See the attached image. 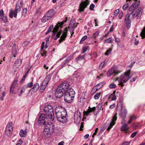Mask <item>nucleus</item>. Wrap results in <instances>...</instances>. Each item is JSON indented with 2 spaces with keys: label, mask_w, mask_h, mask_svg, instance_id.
Here are the masks:
<instances>
[{
  "label": "nucleus",
  "mask_w": 145,
  "mask_h": 145,
  "mask_svg": "<svg viewBox=\"0 0 145 145\" xmlns=\"http://www.w3.org/2000/svg\"><path fill=\"white\" fill-rule=\"evenodd\" d=\"M38 125L44 126V130L47 131L51 134L54 131L55 128L54 125L53 123L49 124L48 123V120L46 119L44 114H41L39 117L38 121Z\"/></svg>",
  "instance_id": "nucleus-1"
},
{
  "label": "nucleus",
  "mask_w": 145,
  "mask_h": 145,
  "mask_svg": "<svg viewBox=\"0 0 145 145\" xmlns=\"http://www.w3.org/2000/svg\"><path fill=\"white\" fill-rule=\"evenodd\" d=\"M57 120L62 123H66L67 120V115L65 109L61 106H58L55 109Z\"/></svg>",
  "instance_id": "nucleus-2"
},
{
  "label": "nucleus",
  "mask_w": 145,
  "mask_h": 145,
  "mask_svg": "<svg viewBox=\"0 0 145 145\" xmlns=\"http://www.w3.org/2000/svg\"><path fill=\"white\" fill-rule=\"evenodd\" d=\"M69 87L68 82H63L60 84L56 89L55 94L57 98H60L64 94L65 95V91Z\"/></svg>",
  "instance_id": "nucleus-3"
},
{
  "label": "nucleus",
  "mask_w": 145,
  "mask_h": 145,
  "mask_svg": "<svg viewBox=\"0 0 145 145\" xmlns=\"http://www.w3.org/2000/svg\"><path fill=\"white\" fill-rule=\"evenodd\" d=\"M44 112L45 114H43L46 119L47 120L49 119L53 121L54 118V112L52 106L50 105L46 106L44 109Z\"/></svg>",
  "instance_id": "nucleus-4"
},
{
  "label": "nucleus",
  "mask_w": 145,
  "mask_h": 145,
  "mask_svg": "<svg viewBox=\"0 0 145 145\" xmlns=\"http://www.w3.org/2000/svg\"><path fill=\"white\" fill-rule=\"evenodd\" d=\"M64 22H61L58 23L54 28L52 31L53 33L52 37L53 39L56 40L59 37L61 34L62 33V31H60L57 34L56 32L57 31L59 27L61 28L62 27L61 26L63 24Z\"/></svg>",
  "instance_id": "nucleus-5"
},
{
  "label": "nucleus",
  "mask_w": 145,
  "mask_h": 145,
  "mask_svg": "<svg viewBox=\"0 0 145 145\" xmlns=\"http://www.w3.org/2000/svg\"><path fill=\"white\" fill-rule=\"evenodd\" d=\"M130 70H129L124 73L121 74L119 78H117L116 80L118 82H127L129 78Z\"/></svg>",
  "instance_id": "nucleus-6"
},
{
  "label": "nucleus",
  "mask_w": 145,
  "mask_h": 145,
  "mask_svg": "<svg viewBox=\"0 0 145 145\" xmlns=\"http://www.w3.org/2000/svg\"><path fill=\"white\" fill-rule=\"evenodd\" d=\"M89 3V0H85V1H82L79 5L78 11L80 12L84 11L85 9L87 7Z\"/></svg>",
  "instance_id": "nucleus-7"
},
{
  "label": "nucleus",
  "mask_w": 145,
  "mask_h": 145,
  "mask_svg": "<svg viewBox=\"0 0 145 145\" xmlns=\"http://www.w3.org/2000/svg\"><path fill=\"white\" fill-rule=\"evenodd\" d=\"M12 123L10 122L7 125L5 129V134L8 136H10L13 131Z\"/></svg>",
  "instance_id": "nucleus-8"
},
{
  "label": "nucleus",
  "mask_w": 145,
  "mask_h": 145,
  "mask_svg": "<svg viewBox=\"0 0 145 145\" xmlns=\"http://www.w3.org/2000/svg\"><path fill=\"white\" fill-rule=\"evenodd\" d=\"M118 105H120L121 106V109L120 110V113L119 115L122 118H125L127 113V111L126 109H125L123 110V104L121 101H119L118 103Z\"/></svg>",
  "instance_id": "nucleus-9"
},
{
  "label": "nucleus",
  "mask_w": 145,
  "mask_h": 145,
  "mask_svg": "<svg viewBox=\"0 0 145 145\" xmlns=\"http://www.w3.org/2000/svg\"><path fill=\"white\" fill-rule=\"evenodd\" d=\"M74 97L72 96L65 93L64 96V100L67 103H70L73 100Z\"/></svg>",
  "instance_id": "nucleus-10"
},
{
  "label": "nucleus",
  "mask_w": 145,
  "mask_h": 145,
  "mask_svg": "<svg viewBox=\"0 0 145 145\" xmlns=\"http://www.w3.org/2000/svg\"><path fill=\"white\" fill-rule=\"evenodd\" d=\"M119 72H120L118 71L117 67H114L110 69L108 71L107 73V75L108 76H109L114 73L117 74Z\"/></svg>",
  "instance_id": "nucleus-11"
},
{
  "label": "nucleus",
  "mask_w": 145,
  "mask_h": 145,
  "mask_svg": "<svg viewBox=\"0 0 145 145\" xmlns=\"http://www.w3.org/2000/svg\"><path fill=\"white\" fill-rule=\"evenodd\" d=\"M117 114L116 113L113 116L112 120V121L110 122L109 127L107 128V130L109 131L110 130L112 127V126L114 125L116 123V121L117 119Z\"/></svg>",
  "instance_id": "nucleus-12"
},
{
  "label": "nucleus",
  "mask_w": 145,
  "mask_h": 145,
  "mask_svg": "<svg viewBox=\"0 0 145 145\" xmlns=\"http://www.w3.org/2000/svg\"><path fill=\"white\" fill-rule=\"evenodd\" d=\"M130 15L127 14L125 16V22L127 28H129L131 25V19L129 18Z\"/></svg>",
  "instance_id": "nucleus-13"
},
{
  "label": "nucleus",
  "mask_w": 145,
  "mask_h": 145,
  "mask_svg": "<svg viewBox=\"0 0 145 145\" xmlns=\"http://www.w3.org/2000/svg\"><path fill=\"white\" fill-rule=\"evenodd\" d=\"M18 0V1L16 4L15 9L18 12L20 11L21 8L23 6V1L22 0Z\"/></svg>",
  "instance_id": "nucleus-14"
},
{
  "label": "nucleus",
  "mask_w": 145,
  "mask_h": 145,
  "mask_svg": "<svg viewBox=\"0 0 145 145\" xmlns=\"http://www.w3.org/2000/svg\"><path fill=\"white\" fill-rule=\"evenodd\" d=\"M104 85L103 82H100L99 84L95 86L92 90V92H96Z\"/></svg>",
  "instance_id": "nucleus-15"
},
{
  "label": "nucleus",
  "mask_w": 145,
  "mask_h": 145,
  "mask_svg": "<svg viewBox=\"0 0 145 145\" xmlns=\"http://www.w3.org/2000/svg\"><path fill=\"white\" fill-rule=\"evenodd\" d=\"M67 31L68 30L67 28H65L64 30L62 35L60 37V39L59 40L60 42H61L65 40L67 36Z\"/></svg>",
  "instance_id": "nucleus-16"
},
{
  "label": "nucleus",
  "mask_w": 145,
  "mask_h": 145,
  "mask_svg": "<svg viewBox=\"0 0 145 145\" xmlns=\"http://www.w3.org/2000/svg\"><path fill=\"white\" fill-rule=\"evenodd\" d=\"M22 60L20 59H17L14 62L13 67L15 68H18L22 64Z\"/></svg>",
  "instance_id": "nucleus-17"
},
{
  "label": "nucleus",
  "mask_w": 145,
  "mask_h": 145,
  "mask_svg": "<svg viewBox=\"0 0 145 145\" xmlns=\"http://www.w3.org/2000/svg\"><path fill=\"white\" fill-rule=\"evenodd\" d=\"M68 88H69L67 89V91H65V93L68 94V95H70V96L74 97V96L75 93L73 89L71 88H70L69 89H68Z\"/></svg>",
  "instance_id": "nucleus-18"
},
{
  "label": "nucleus",
  "mask_w": 145,
  "mask_h": 145,
  "mask_svg": "<svg viewBox=\"0 0 145 145\" xmlns=\"http://www.w3.org/2000/svg\"><path fill=\"white\" fill-rule=\"evenodd\" d=\"M18 12L14 10L13 11L12 10H10L9 13V16L10 18H12L13 17L16 18L17 16V13Z\"/></svg>",
  "instance_id": "nucleus-19"
},
{
  "label": "nucleus",
  "mask_w": 145,
  "mask_h": 145,
  "mask_svg": "<svg viewBox=\"0 0 145 145\" xmlns=\"http://www.w3.org/2000/svg\"><path fill=\"white\" fill-rule=\"evenodd\" d=\"M54 11L53 10L51 9L47 12L45 14L50 19L54 15Z\"/></svg>",
  "instance_id": "nucleus-20"
},
{
  "label": "nucleus",
  "mask_w": 145,
  "mask_h": 145,
  "mask_svg": "<svg viewBox=\"0 0 145 145\" xmlns=\"http://www.w3.org/2000/svg\"><path fill=\"white\" fill-rule=\"evenodd\" d=\"M142 10L141 8H139L138 9L136 13L135 14H136L135 17L137 19H138L140 18L142 14Z\"/></svg>",
  "instance_id": "nucleus-21"
},
{
  "label": "nucleus",
  "mask_w": 145,
  "mask_h": 145,
  "mask_svg": "<svg viewBox=\"0 0 145 145\" xmlns=\"http://www.w3.org/2000/svg\"><path fill=\"white\" fill-rule=\"evenodd\" d=\"M27 133V130L25 129L24 131L21 129L20 133V135L21 137H24L26 136Z\"/></svg>",
  "instance_id": "nucleus-22"
},
{
  "label": "nucleus",
  "mask_w": 145,
  "mask_h": 145,
  "mask_svg": "<svg viewBox=\"0 0 145 145\" xmlns=\"http://www.w3.org/2000/svg\"><path fill=\"white\" fill-rule=\"evenodd\" d=\"M116 92V91H114L113 92V93L112 94L110 95L109 97V99H110V98H112L111 101H115L116 99V97L115 95V93Z\"/></svg>",
  "instance_id": "nucleus-23"
},
{
  "label": "nucleus",
  "mask_w": 145,
  "mask_h": 145,
  "mask_svg": "<svg viewBox=\"0 0 145 145\" xmlns=\"http://www.w3.org/2000/svg\"><path fill=\"white\" fill-rule=\"evenodd\" d=\"M51 135V134H50L49 132H48L47 131H46L44 129V130L42 132V135L43 137H44L43 135H44L45 137H44V138L46 137V138L47 137H49V136Z\"/></svg>",
  "instance_id": "nucleus-24"
},
{
  "label": "nucleus",
  "mask_w": 145,
  "mask_h": 145,
  "mask_svg": "<svg viewBox=\"0 0 145 145\" xmlns=\"http://www.w3.org/2000/svg\"><path fill=\"white\" fill-rule=\"evenodd\" d=\"M142 39L145 38V26L143 27L140 33Z\"/></svg>",
  "instance_id": "nucleus-25"
},
{
  "label": "nucleus",
  "mask_w": 145,
  "mask_h": 145,
  "mask_svg": "<svg viewBox=\"0 0 145 145\" xmlns=\"http://www.w3.org/2000/svg\"><path fill=\"white\" fill-rule=\"evenodd\" d=\"M49 19H50L45 14L44 16L42 18L41 21L42 22L44 23L47 21Z\"/></svg>",
  "instance_id": "nucleus-26"
},
{
  "label": "nucleus",
  "mask_w": 145,
  "mask_h": 145,
  "mask_svg": "<svg viewBox=\"0 0 145 145\" xmlns=\"http://www.w3.org/2000/svg\"><path fill=\"white\" fill-rule=\"evenodd\" d=\"M16 83V82H13V83L12 84L10 89V92H13L14 88L16 86L17 84Z\"/></svg>",
  "instance_id": "nucleus-27"
},
{
  "label": "nucleus",
  "mask_w": 145,
  "mask_h": 145,
  "mask_svg": "<svg viewBox=\"0 0 145 145\" xmlns=\"http://www.w3.org/2000/svg\"><path fill=\"white\" fill-rule=\"evenodd\" d=\"M39 88V86L38 84L36 83L34 85L32 89H33V91L36 92Z\"/></svg>",
  "instance_id": "nucleus-28"
},
{
  "label": "nucleus",
  "mask_w": 145,
  "mask_h": 145,
  "mask_svg": "<svg viewBox=\"0 0 145 145\" xmlns=\"http://www.w3.org/2000/svg\"><path fill=\"white\" fill-rule=\"evenodd\" d=\"M78 24L77 23L74 22L72 21H71L70 22L69 26H70V27H72L75 28L77 27Z\"/></svg>",
  "instance_id": "nucleus-29"
},
{
  "label": "nucleus",
  "mask_w": 145,
  "mask_h": 145,
  "mask_svg": "<svg viewBox=\"0 0 145 145\" xmlns=\"http://www.w3.org/2000/svg\"><path fill=\"white\" fill-rule=\"evenodd\" d=\"M43 82L42 84V85L40 87V90L41 89H44L46 87L47 85L48 84V82Z\"/></svg>",
  "instance_id": "nucleus-30"
},
{
  "label": "nucleus",
  "mask_w": 145,
  "mask_h": 145,
  "mask_svg": "<svg viewBox=\"0 0 145 145\" xmlns=\"http://www.w3.org/2000/svg\"><path fill=\"white\" fill-rule=\"evenodd\" d=\"M122 125L121 128V131H125L127 130V124H124Z\"/></svg>",
  "instance_id": "nucleus-31"
},
{
  "label": "nucleus",
  "mask_w": 145,
  "mask_h": 145,
  "mask_svg": "<svg viewBox=\"0 0 145 145\" xmlns=\"http://www.w3.org/2000/svg\"><path fill=\"white\" fill-rule=\"evenodd\" d=\"M112 38L110 37L105 40L104 43H110L112 42Z\"/></svg>",
  "instance_id": "nucleus-32"
},
{
  "label": "nucleus",
  "mask_w": 145,
  "mask_h": 145,
  "mask_svg": "<svg viewBox=\"0 0 145 145\" xmlns=\"http://www.w3.org/2000/svg\"><path fill=\"white\" fill-rule=\"evenodd\" d=\"M74 116L81 117V114L79 110H77L74 114Z\"/></svg>",
  "instance_id": "nucleus-33"
},
{
  "label": "nucleus",
  "mask_w": 145,
  "mask_h": 145,
  "mask_svg": "<svg viewBox=\"0 0 145 145\" xmlns=\"http://www.w3.org/2000/svg\"><path fill=\"white\" fill-rule=\"evenodd\" d=\"M4 22H8V19L7 17L6 16H4L1 17L0 18Z\"/></svg>",
  "instance_id": "nucleus-34"
},
{
  "label": "nucleus",
  "mask_w": 145,
  "mask_h": 145,
  "mask_svg": "<svg viewBox=\"0 0 145 145\" xmlns=\"http://www.w3.org/2000/svg\"><path fill=\"white\" fill-rule=\"evenodd\" d=\"M119 12V9H117L115 10L113 15L114 16L113 17V19H114L115 18L116 16L118 14Z\"/></svg>",
  "instance_id": "nucleus-35"
},
{
  "label": "nucleus",
  "mask_w": 145,
  "mask_h": 145,
  "mask_svg": "<svg viewBox=\"0 0 145 145\" xmlns=\"http://www.w3.org/2000/svg\"><path fill=\"white\" fill-rule=\"evenodd\" d=\"M101 93L99 92L97 93L94 95V98L95 99H98L100 97Z\"/></svg>",
  "instance_id": "nucleus-36"
},
{
  "label": "nucleus",
  "mask_w": 145,
  "mask_h": 145,
  "mask_svg": "<svg viewBox=\"0 0 145 145\" xmlns=\"http://www.w3.org/2000/svg\"><path fill=\"white\" fill-rule=\"evenodd\" d=\"M17 53V50L16 48H14L12 50V53L14 57H15V55Z\"/></svg>",
  "instance_id": "nucleus-37"
},
{
  "label": "nucleus",
  "mask_w": 145,
  "mask_h": 145,
  "mask_svg": "<svg viewBox=\"0 0 145 145\" xmlns=\"http://www.w3.org/2000/svg\"><path fill=\"white\" fill-rule=\"evenodd\" d=\"M69 31L71 34V36H72V34H74V28H73V27H71L69 26Z\"/></svg>",
  "instance_id": "nucleus-38"
},
{
  "label": "nucleus",
  "mask_w": 145,
  "mask_h": 145,
  "mask_svg": "<svg viewBox=\"0 0 145 145\" xmlns=\"http://www.w3.org/2000/svg\"><path fill=\"white\" fill-rule=\"evenodd\" d=\"M132 12L131 13H130V18L131 19H133L134 18L135 15L136 14V13L135 11H131Z\"/></svg>",
  "instance_id": "nucleus-39"
},
{
  "label": "nucleus",
  "mask_w": 145,
  "mask_h": 145,
  "mask_svg": "<svg viewBox=\"0 0 145 145\" xmlns=\"http://www.w3.org/2000/svg\"><path fill=\"white\" fill-rule=\"evenodd\" d=\"M74 120L75 122H79L81 119V117L74 116Z\"/></svg>",
  "instance_id": "nucleus-40"
},
{
  "label": "nucleus",
  "mask_w": 145,
  "mask_h": 145,
  "mask_svg": "<svg viewBox=\"0 0 145 145\" xmlns=\"http://www.w3.org/2000/svg\"><path fill=\"white\" fill-rule=\"evenodd\" d=\"M86 93V92H83L82 93V96H81V97L80 98V100L82 101V100L85 99H86V98H85Z\"/></svg>",
  "instance_id": "nucleus-41"
},
{
  "label": "nucleus",
  "mask_w": 145,
  "mask_h": 145,
  "mask_svg": "<svg viewBox=\"0 0 145 145\" xmlns=\"http://www.w3.org/2000/svg\"><path fill=\"white\" fill-rule=\"evenodd\" d=\"M51 78V76L50 75H48L45 78V82H49Z\"/></svg>",
  "instance_id": "nucleus-42"
},
{
  "label": "nucleus",
  "mask_w": 145,
  "mask_h": 145,
  "mask_svg": "<svg viewBox=\"0 0 145 145\" xmlns=\"http://www.w3.org/2000/svg\"><path fill=\"white\" fill-rule=\"evenodd\" d=\"M25 91V88L23 87L21 89L20 91L19 92L18 95L19 96H20L22 95V94Z\"/></svg>",
  "instance_id": "nucleus-43"
},
{
  "label": "nucleus",
  "mask_w": 145,
  "mask_h": 145,
  "mask_svg": "<svg viewBox=\"0 0 145 145\" xmlns=\"http://www.w3.org/2000/svg\"><path fill=\"white\" fill-rule=\"evenodd\" d=\"M109 88L111 89L115 88L116 87V85L114 83H112L109 86Z\"/></svg>",
  "instance_id": "nucleus-44"
},
{
  "label": "nucleus",
  "mask_w": 145,
  "mask_h": 145,
  "mask_svg": "<svg viewBox=\"0 0 145 145\" xmlns=\"http://www.w3.org/2000/svg\"><path fill=\"white\" fill-rule=\"evenodd\" d=\"M129 5L128 3H126L124 4L123 7V9L124 10H126L128 8Z\"/></svg>",
  "instance_id": "nucleus-45"
},
{
  "label": "nucleus",
  "mask_w": 145,
  "mask_h": 145,
  "mask_svg": "<svg viewBox=\"0 0 145 145\" xmlns=\"http://www.w3.org/2000/svg\"><path fill=\"white\" fill-rule=\"evenodd\" d=\"M132 41H135L134 43V44L135 45H137L138 44L139 42L138 40H137V41L136 39L135 38H133L132 39Z\"/></svg>",
  "instance_id": "nucleus-46"
},
{
  "label": "nucleus",
  "mask_w": 145,
  "mask_h": 145,
  "mask_svg": "<svg viewBox=\"0 0 145 145\" xmlns=\"http://www.w3.org/2000/svg\"><path fill=\"white\" fill-rule=\"evenodd\" d=\"M112 51V49L111 48H110L109 50H107L106 52L105 53V55H109L110 52Z\"/></svg>",
  "instance_id": "nucleus-47"
},
{
  "label": "nucleus",
  "mask_w": 145,
  "mask_h": 145,
  "mask_svg": "<svg viewBox=\"0 0 145 145\" xmlns=\"http://www.w3.org/2000/svg\"><path fill=\"white\" fill-rule=\"evenodd\" d=\"M27 12V8H24L22 11V15L25 16Z\"/></svg>",
  "instance_id": "nucleus-48"
},
{
  "label": "nucleus",
  "mask_w": 145,
  "mask_h": 145,
  "mask_svg": "<svg viewBox=\"0 0 145 145\" xmlns=\"http://www.w3.org/2000/svg\"><path fill=\"white\" fill-rule=\"evenodd\" d=\"M105 62L104 61H103V62H102L101 63V64L100 65H99V68L100 69V70H101L102 69L104 65H105Z\"/></svg>",
  "instance_id": "nucleus-49"
},
{
  "label": "nucleus",
  "mask_w": 145,
  "mask_h": 145,
  "mask_svg": "<svg viewBox=\"0 0 145 145\" xmlns=\"http://www.w3.org/2000/svg\"><path fill=\"white\" fill-rule=\"evenodd\" d=\"M41 56H46V52L43 50V49L42 50V51H41Z\"/></svg>",
  "instance_id": "nucleus-50"
},
{
  "label": "nucleus",
  "mask_w": 145,
  "mask_h": 145,
  "mask_svg": "<svg viewBox=\"0 0 145 145\" xmlns=\"http://www.w3.org/2000/svg\"><path fill=\"white\" fill-rule=\"evenodd\" d=\"M87 36L86 35H85L84 36L80 41V42H81L82 41H84L87 38Z\"/></svg>",
  "instance_id": "nucleus-51"
},
{
  "label": "nucleus",
  "mask_w": 145,
  "mask_h": 145,
  "mask_svg": "<svg viewBox=\"0 0 145 145\" xmlns=\"http://www.w3.org/2000/svg\"><path fill=\"white\" fill-rule=\"evenodd\" d=\"M123 13L122 12H121L119 14L118 16L119 18V19H121L123 15Z\"/></svg>",
  "instance_id": "nucleus-52"
},
{
  "label": "nucleus",
  "mask_w": 145,
  "mask_h": 145,
  "mask_svg": "<svg viewBox=\"0 0 145 145\" xmlns=\"http://www.w3.org/2000/svg\"><path fill=\"white\" fill-rule=\"evenodd\" d=\"M84 115H85L86 116H88L91 114L90 113H89V112L88 111L84 112Z\"/></svg>",
  "instance_id": "nucleus-53"
},
{
  "label": "nucleus",
  "mask_w": 145,
  "mask_h": 145,
  "mask_svg": "<svg viewBox=\"0 0 145 145\" xmlns=\"http://www.w3.org/2000/svg\"><path fill=\"white\" fill-rule=\"evenodd\" d=\"M95 5L93 4H91V5L90 6L89 9L90 10H93V9Z\"/></svg>",
  "instance_id": "nucleus-54"
},
{
  "label": "nucleus",
  "mask_w": 145,
  "mask_h": 145,
  "mask_svg": "<svg viewBox=\"0 0 145 145\" xmlns=\"http://www.w3.org/2000/svg\"><path fill=\"white\" fill-rule=\"evenodd\" d=\"M53 25H51L50 26V27L49 28V29L48 31V32H50L52 30L53 28Z\"/></svg>",
  "instance_id": "nucleus-55"
},
{
  "label": "nucleus",
  "mask_w": 145,
  "mask_h": 145,
  "mask_svg": "<svg viewBox=\"0 0 145 145\" xmlns=\"http://www.w3.org/2000/svg\"><path fill=\"white\" fill-rule=\"evenodd\" d=\"M45 44V42H43L42 43L41 47V51H42V50L44 48V45Z\"/></svg>",
  "instance_id": "nucleus-56"
},
{
  "label": "nucleus",
  "mask_w": 145,
  "mask_h": 145,
  "mask_svg": "<svg viewBox=\"0 0 145 145\" xmlns=\"http://www.w3.org/2000/svg\"><path fill=\"white\" fill-rule=\"evenodd\" d=\"M115 41L117 43H118L120 42V39L116 37H115Z\"/></svg>",
  "instance_id": "nucleus-57"
},
{
  "label": "nucleus",
  "mask_w": 145,
  "mask_h": 145,
  "mask_svg": "<svg viewBox=\"0 0 145 145\" xmlns=\"http://www.w3.org/2000/svg\"><path fill=\"white\" fill-rule=\"evenodd\" d=\"M137 133V132L133 133L131 135V137L132 138H134L136 135Z\"/></svg>",
  "instance_id": "nucleus-58"
},
{
  "label": "nucleus",
  "mask_w": 145,
  "mask_h": 145,
  "mask_svg": "<svg viewBox=\"0 0 145 145\" xmlns=\"http://www.w3.org/2000/svg\"><path fill=\"white\" fill-rule=\"evenodd\" d=\"M4 11L3 10H0V16L2 17V16H4Z\"/></svg>",
  "instance_id": "nucleus-59"
},
{
  "label": "nucleus",
  "mask_w": 145,
  "mask_h": 145,
  "mask_svg": "<svg viewBox=\"0 0 145 145\" xmlns=\"http://www.w3.org/2000/svg\"><path fill=\"white\" fill-rule=\"evenodd\" d=\"M27 86L29 87H31L33 86V83L32 82H30L27 84Z\"/></svg>",
  "instance_id": "nucleus-60"
},
{
  "label": "nucleus",
  "mask_w": 145,
  "mask_h": 145,
  "mask_svg": "<svg viewBox=\"0 0 145 145\" xmlns=\"http://www.w3.org/2000/svg\"><path fill=\"white\" fill-rule=\"evenodd\" d=\"M88 49V48L87 47H84L83 48V53H84Z\"/></svg>",
  "instance_id": "nucleus-61"
},
{
  "label": "nucleus",
  "mask_w": 145,
  "mask_h": 145,
  "mask_svg": "<svg viewBox=\"0 0 145 145\" xmlns=\"http://www.w3.org/2000/svg\"><path fill=\"white\" fill-rule=\"evenodd\" d=\"M99 35V33L98 32H96L94 34V37L95 39Z\"/></svg>",
  "instance_id": "nucleus-62"
},
{
  "label": "nucleus",
  "mask_w": 145,
  "mask_h": 145,
  "mask_svg": "<svg viewBox=\"0 0 145 145\" xmlns=\"http://www.w3.org/2000/svg\"><path fill=\"white\" fill-rule=\"evenodd\" d=\"M73 55H71V56H70L68 57L67 58L68 59H69L70 61L71 60L73 59Z\"/></svg>",
  "instance_id": "nucleus-63"
},
{
  "label": "nucleus",
  "mask_w": 145,
  "mask_h": 145,
  "mask_svg": "<svg viewBox=\"0 0 145 145\" xmlns=\"http://www.w3.org/2000/svg\"><path fill=\"white\" fill-rule=\"evenodd\" d=\"M115 106V105L114 104H113L112 105H111L110 106L109 108L111 109H112L114 108Z\"/></svg>",
  "instance_id": "nucleus-64"
}]
</instances>
